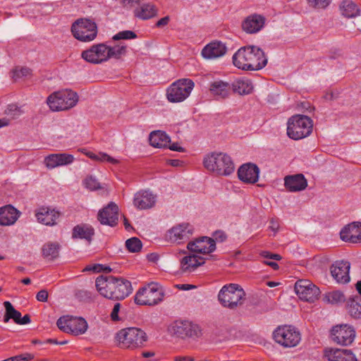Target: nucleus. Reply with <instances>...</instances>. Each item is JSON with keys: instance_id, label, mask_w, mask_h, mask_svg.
<instances>
[{"instance_id": "f257e3e1", "label": "nucleus", "mask_w": 361, "mask_h": 361, "mask_svg": "<svg viewBox=\"0 0 361 361\" xmlns=\"http://www.w3.org/2000/svg\"><path fill=\"white\" fill-rule=\"evenodd\" d=\"M95 286L100 295L114 300H123L132 292L131 283L128 280L113 276H98Z\"/></svg>"}, {"instance_id": "f03ea898", "label": "nucleus", "mask_w": 361, "mask_h": 361, "mask_svg": "<svg viewBox=\"0 0 361 361\" xmlns=\"http://www.w3.org/2000/svg\"><path fill=\"white\" fill-rule=\"evenodd\" d=\"M233 63L239 69L245 71H258L267 63L264 52L254 45L240 48L233 56Z\"/></svg>"}, {"instance_id": "7ed1b4c3", "label": "nucleus", "mask_w": 361, "mask_h": 361, "mask_svg": "<svg viewBox=\"0 0 361 361\" xmlns=\"http://www.w3.org/2000/svg\"><path fill=\"white\" fill-rule=\"evenodd\" d=\"M204 166L209 171L217 176H229L235 169L231 157L224 153H211L204 159Z\"/></svg>"}, {"instance_id": "20e7f679", "label": "nucleus", "mask_w": 361, "mask_h": 361, "mask_svg": "<svg viewBox=\"0 0 361 361\" xmlns=\"http://www.w3.org/2000/svg\"><path fill=\"white\" fill-rule=\"evenodd\" d=\"M78 100L75 92L65 89L51 93L47 99V104L52 111H61L74 107Z\"/></svg>"}, {"instance_id": "39448f33", "label": "nucleus", "mask_w": 361, "mask_h": 361, "mask_svg": "<svg viewBox=\"0 0 361 361\" xmlns=\"http://www.w3.org/2000/svg\"><path fill=\"white\" fill-rule=\"evenodd\" d=\"M218 299L224 307L235 310L243 305L245 293L239 285L230 283L222 287L219 293Z\"/></svg>"}, {"instance_id": "423d86ee", "label": "nucleus", "mask_w": 361, "mask_h": 361, "mask_svg": "<svg viewBox=\"0 0 361 361\" xmlns=\"http://www.w3.org/2000/svg\"><path fill=\"white\" fill-rule=\"evenodd\" d=\"M147 338L146 333L136 327L122 329L116 336L118 346L125 349H135L142 347Z\"/></svg>"}, {"instance_id": "0eeeda50", "label": "nucleus", "mask_w": 361, "mask_h": 361, "mask_svg": "<svg viewBox=\"0 0 361 361\" xmlns=\"http://www.w3.org/2000/svg\"><path fill=\"white\" fill-rule=\"evenodd\" d=\"M287 135L293 140H300L309 136L313 128L312 120L304 115L291 116L287 123Z\"/></svg>"}, {"instance_id": "6e6552de", "label": "nucleus", "mask_w": 361, "mask_h": 361, "mask_svg": "<svg viewBox=\"0 0 361 361\" xmlns=\"http://www.w3.org/2000/svg\"><path fill=\"white\" fill-rule=\"evenodd\" d=\"M164 296L162 288L152 283L139 289L135 295V302L139 305L154 306L163 300Z\"/></svg>"}, {"instance_id": "1a4fd4ad", "label": "nucleus", "mask_w": 361, "mask_h": 361, "mask_svg": "<svg viewBox=\"0 0 361 361\" xmlns=\"http://www.w3.org/2000/svg\"><path fill=\"white\" fill-rule=\"evenodd\" d=\"M71 32L75 39L81 42H91L97 35L95 22L88 18H79L71 26Z\"/></svg>"}, {"instance_id": "9d476101", "label": "nucleus", "mask_w": 361, "mask_h": 361, "mask_svg": "<svg viewBox=\"0 0 361 361\" xmlns=\"http://www.w3.org/2000/svg\"><path fill=\"white\" fill-rule=\"evenodd\" d=\"M274 341L284 348H293L299 344L301 340L300 331L290 325L277 327L273 332Z\"/></svg>"}, {"instance_id": "9b49d317", "label": "nucleus", "mask_w": 361, "mask_h": 361, "mask_svg": "<svg viewBox=\"0 0 361 361\" xmlns=\"http://www.w3.org/2000/svg\"><path fill=\"white\" fill-rule=\"evenodd\" d=\"M190 79H180L173 82L166 90V98L171 103L183 102L190 94L194 87Z\"/></svg>"}, {"instance_id": "f8f14e48", "label": "nucleus", "mask_w": 361, "mask_h": 361, "mask_svg": "<svg viewBox=\"0 0 361 361\" xmlns=\"http://www.w3.org/2000/svg\"><path fill=\"white\" fill-rule=\"evenodd\" d=\"M295 291L300 300L309 302H314L320 295L319 288L309 280L305 279L296 281Z\"/></svg>"}, {"instance_id": "ddd939ff", "label": "nucleus", "mask_w": 361, "mask_h": 361, "mask_svg": "<svg viewBox=\"0 0 361 361\" xmlns=\"http://www.w3.org/2000/svg\"><path fill=\"white\" fill-rule=\"evenodd\" d=\"M107 51V45L104 43H99L84 50L81 54V57L90 63L99 64L109 60Z\"/></svg>"}, {"instance_id": "4468645a", "label": "nucleus", "mask_w": 361, "mask_h": 361, "mask_svg": "<svg viewBox=\"0 0 361 361\" xmlns=\"http://www.w3.org/2000/svg\"><path fill=\"white\" fill-rule=\"evenodd\" d=\"M355 337L354 329L347 324H341L334 326L331 330L332 340L337 344L348 345L351 344Z\"/></svg>"}, {"instance_id": "2eb2a0df", "label": "nucleus", "mask_w": 361, "mask_h": 361, "mask_svg": "<svg viewBox=\"0 0 361 361\" xmlns=\"http://www.w3.org/2000/svg\"><path fill=\"white\" fill-rule=\"evenodd\" d=\"M172 330L175 335L183 338L198 337L201 335L199 326L188 321L175 322Z\"/></svg>"}, {"instance_id": "dca6fc26", "label": "nucleus", "mask_w": 361, "mask_h": 361, "mask_svg": "<svg viewBox=\"0 0 361 361\" xmlns=\"http://www.w3.org/2000/svg\"><path fill=\"white\" fill-rule=\"evenodd\" d=\"M97 219L103 225L115 226L118 221V206L114 202H111L107 206L99 210Z\"/></svg>"}, {"instance_id": "f3484780", "label": "nucleus", "mask_w": 361, "mask_h": 361, "mask_svg": "<svg viewBox=\"0 0 361 361\" xmlns=\"http://www.w3.org/2000/svg\"><path fill=\"white\" fill-rule=\"evenodd\" d=\"M187 247L192 252L209 254L215 250L216 243L213 238L203 236L189 242Z\"/></svg>"}, {"instance_id": "a211bd4d", "label": "nucleus", "mask_w": 361, "mask_h": 361, "mask_svg": "<svg viewBox=\"0 0 361 361\" xmlns=\"http://www.w3.org/2000/svg\"><path fill=\"white\" fill-rule=\"evenodd\" d=\"M157 196L149 190H141L134 195L133 204L138 209H148L153 207Z\"/></svg>"}, {"instance_id": "6ab92c4d", "label": "nucleus", "mask_w": 361, "mask_h": 361, "mask_svg": "<svg viewBox=\"0 0 361 361\" xmlns=\"http://www.w3.org/2000/svg\"><path fill=\"white\" fill-rule=\"evenodd\" d=\"M193 227L189 224L183 223L173 226L168 232V237L171 242L180 243L186 240L193 233Z\"/></svg>"}, {"instance_id": "aec40b11", "label": "nucleus", "mask_w": 361, "mask_h": 361, "mask_svg": "<svg viewBox=\"0 0 361 361\" xmlns=\"http://www.w3.org/2000/svg\"><path fill=\"white\" fill-rule=\"evenodd\" d=\"M342 240L350 243H361V223L353 222L344 226L340 232Z\"/></svg>"}, {"instance_id": "412c9836", "label": "nucleus", "mask_w": 361, "mask_h": 361, "mask_svg": "<svg viewBox=\"0 0 361 361\" xmlns=\"http://www.w3.org/2000/svg\"><path fill=\"white\" fill-rule=\"evenodd\" d=\"M350 263L348 262H336L331 267L332 277L339 283H347L350 281L349 270Z\"/></svg>"}, {"instance_id": "4be33fe9", "label": "nucleus", "mask_w": 361, "mask_h": 361, "mask_svg": "<svg viewBox=\"0 0 361 361\" xmlns=\"http://www.w3.org/2000/svg\"><path fill=\"white\" fill-rule=\"evenodd\" d=\"M259 169L254 164H243L238 171L239 179L245 183H255L259 178Z\"/></svg>"}, {"instance_id": "5701e85b", "label": "nucleus", "mask_w": 361, "mask_h": 361, "mask_svg": "<svg viewBox=\"0 0 361 361\" xmlns=\"http://www.w3.org/2000/svg\"><path fill=\"white\" fill-rule=\"evenodd\" d=\"M205 258L191 254L183 257L180 261V269L183 273L189 274L194 271L198 267L204 264Z\"/></svg>"}, {"instance_id": "b1692460", "label": "nucleus", "mask_w": 361, "mask_h": 361, "mask_svg": "<svg viewBox=\"0 0 361 361\" xmlns=\"http://www.w3.org/2000/svg\"><path fill=\"white\" fill-rule=\"evenodd\" d=\"M226 47L221 42L214 41L206 45L202 50V56L207 59H215L224 56Z\"/></svg>"}, {"instance_id": "393cba45", "label": "nucleus", "mask_w": 361, "mask_h": 361, "mask_svg": "<svg viewBox=\"0 0 361 361\" xmlns=\"http://www.w3.org/2000/svg\"><path fill=\"white\" fill-rule=\"evenodd\" d=\"M324 356L329 361H357V358L350 350L326 349Z\"/></svg>"}, {"instance_id": "a878e982", "label": "nucleus", "mask_w": 361, "mask_h": 361, "mask_svg": "<svg viewBox=\"0 0 361 361\" xmlns=\"http://www.w3.org/2000/svg\"><path fill=\"white\" fill-rule=\"evenodd\" d=\"M39 223L46 226H54L60 216V213L49 207L39 208L35 214Z\"/></svg>"}, {"instance_id": "bb28decb", "label": "nucleus", "mask_w": 361, "mask_h": 361, "mask_svg": "<svg viewBox=\"0 0 361 361\" xmlns=\"http://www.w3.org/2000/svg\"><path fill=\"white\" fill-rule=\"evenodd\" d=\"M74 160L73 155L66 153L51 154L44 159V164L49 169L71 164Z\"/></svg>"}, {"instance_id": "cd10ccee", "label": "nucleus", "mask_w": 361, "mask_h": 361, "mask_svg": "<svg viewBox=\"0 0 361 361\" xmlns=\"http://www.w3.org/2000/svg\"><path fill=\"white\" fill-rule=\"evenodd\" d=\"M157 8L152 3L140 2L133 10L134 16L141 20L152 18L157 15Z\"/></svg>"}, {"instance_id": "c85d7f7f", "label": "nucleus", "mask_w": 361, "mask_h": 361, "mask_svg": "<svg viewBox=\"0 0 361 361\" xmlns=\"http://www.w3.org/2000/svg\"><path fill=\"white\" fill-rule=\"evenodd\" d=\"M264 22L265 19L263 16L254 14L245 18L242 24V27L247 33H256L263 27Z\"/></svg>"}, {"instance_id": "c756f323", "label": "nucleus", "mask_w": 361, "mask_h": 361, "mask_svg": "<svg viewBox=\"0 0 361 361\" xmlns=\"http://www.w3.org/2000/svg\"><path fill=\"white\" fill-rule=\"evenodd\" d=\"M209 90L217 99H226L231 94V86L228 82L219 80L210 83Z\"/></svg>"}, {"instance_id": "7c9ffc66", "label": "nucleus", "mask_w": 361, "mask_h": 361, "mask_svg": "<svg viewBox=\"0 0 361 361\" xmlns=\"http://www.w3.org/2000/svg\"><path fill=\"white\" fill-rule=\"evenodd\" d=\"M20 212L11 204L0 207V225H13L18 219Z\"/></svg>"}, {"instance_id": "2f4dec72", "label": "nucleus", "mask_w": 361, "mask_h": 361, "mask_svg": "<svg viewBox=\"0 0 361 361\" xmlns=\"http://www.w3.org/2000/svg\"><path fill=\"white\" fill-rule=\"evenodd\" d=\"M285 186L290 192L305 190L307 186V182L302 174L287 176L285 178Z\"/></svg>"}, {"instance_id": "473e14b6", "label": "nucleus", "mask_w": 361, "mask_h": 361, "mask_svg": "<svg viewBox=\"0 0 361 361\" xmlns=\"http://www.w3.org/2000/svg\"><path fill=\"white\" fill-rule=\"evenodd\" d=\"M94 235V230L92 226L82 224H79L73 228L72 238L85 239L87 242L92 241V237Z\"/></svg>"}, {"instance_id": "72a5a7b5", "label": "nucleus", "mask_w": 361, "mask_h": 361, "mask_svg": "<svg viewBox=\"0 0 361 361\" xmlns=\"http://www.w3.org/2000/svg\"><path fill=\"white\" fill-rule=\"evenodd\" d=\"M231 86L233 92L234 93H238L240 95L249 94L253 90L252 82L250 80L245 78L235 80Z\"/></svg>"}, {"instance_id": "f704fd0d", "label": "nucleus", "mask_w": 361, "mask_h": 361, "mask_svg": "<svg viewBox=\"0 0 361 361\" xmlns=\"http://www.w3.org/2000/svg\"><path fill=\"white\" fill-rule=\"evenodd\" d=\"M149 141L152 146L157 148H162L168 147L170 138L166 133L161 130H157L149 134Z\"/></svg>"}, {"instance_id": "c9c22d12", "label": "nucleus", "mask_w": 361, "mask_h": 361, "mask_svg": "<svg viewBox=\"0 0 361 361\" xmlns=\"http://www.w3.org/2000/svg\"><path fill=\"white\" fill-rule=\"evenodd\" d=\"M68 324L69 334L75 336L85 334L88 327L87 322L82 317H71V320Z\"/></svg>"}, {"instance_id": "e433bc0d", "label": "nucleus", "mask_w": 361, "mask_h": 361, "mask_svg": "<svg viewBox=\"0 0 361 361\" xmlns=\"http://www.w3.org/2000/svg\"><path fill=\"white\" fill-rule=\"evenodd\" d=\"M59 243L48 242L43 245L42 252L44 258L49 260H54L59 257Z\"/></svg>"}, {"instance_id": "4c0bfd02", "label": "nucleus", "mask_w": 361, "mask_h": 361, "mask_svg": "<svg viewBox=\"0 0 361 361\" xmlns=\"http://www.w3.org/2000/svg\"><path fill=\"white\" fill-rule=\"evenodd\" d=\"M340 9L342 15L346 18H355L360 13L357 6L351 0H343L340 6Z\"/></svg>"}, {"instance_id": "58836bf2", "label": "nucleus", "mask_w": 361, "mask_h": 361, "mask_svg": "<svg viewBox=\"0 0 361 361\" xmlns=\"http://www.w3.org/2000/svg\"><path fill=\"white\" fill-rule=\"evenodd\" d=\"M348 312L355 319H361V298L356 297L348 302Z\"/></svg>"}, {"instance_id": "ea45409f", "label": "nucleus", "mask_w": 361, "mask_h": 361, "mask_svg": "<svg viewBox=\"0 0 361 361\" xmlns=\"http://www.w3.org/2000/svg\"><path fill=\"white\" fill-rule=\"evenodd\" d=\"M107 50L109 59L111 58L119 59L121 56L126 55L127 47L124 43L121 42L114 46H107Z\"/></svg>"}, {"instance_id": "a19ab883", "label": "nucleus", "mask_w": 361, "mask_h": 361, "mask_svg": "<svg viewBox=\"0 0 361 361\" xmlns=\"http://www.w3.org/2000/svg\"><path fill=\"white\" fill-rule=\"evenodd\" d=\"M4 305L6 309L4 322H8L9 319H12L17 324V321L20 319L21 313L15 310L12 304L8 301L4 302Z\"/></svg>"}, {"instance_id": "79ce46f5", "label": "nucleus", "mask_w": 361, "mask_h": 361, "mask_svg": "<svg viewBox=\"0 0 361 361\" xmlns=\"http://www.w3.org/2000/svg\"><path fill=\"white\" fill-rule=\"evenodd\" d=\"M86 155L93 160L100 161H107L113 164H117L119 163V161L110 157L109 154L103 152H100L97 154L88 152L86 153Z\"/></svg>"}, {"instance_id": "37998d69", "label": "nucleus", "mask_w": 361, "mask_h": 361, "mask_svg": "<svg viewBox=\"0 0 361 361\" xmlns=\"http://www.w3.org/2000/svg\"><path fill=\"white\" fill-rule=\"evenodd\" d=\"M32 75V70L27 67H16L12 71V78L14 80L26 78Z\"/></svg>"}, {"instance_id": "c03bdc74", "label": "nucleus", "mask_w": 361, "mask_h": 361, "mask_svg": "<svg viewBox=\"0 0 361 361\" xmlns=\"http://www.w3.org/2000/svg\"><path fill=\"white\" fill-rule=\"evenodd\" d=\"M126 247L130 252H138L142 249V243L139 238L133 237L126 241Z\"/></svg>"}, {"instance_id": "a18cd8bd", "label": "nucleus", "mask_w": 361, "mask_h": 361, "mask_svg": "<svg viewBox=\"0 0 361 361\" xmlns=\"http://www.w3.org/2000/svg\"><path fill=\"white\" fill-rule=\"evenodd\" d=\"M326 301L331 304H337L345 300L344 295L338 290L332 291L326 295Z\"/></svg>"}, {"instance_id": "49530a36", "label": "nucleus", "mask_w": 361, "mask_h": 361, "mask_svg": "<svg viewBox=\"0 0 361 361\" xmlns=\"http://www.w3.org/2000/svg\"><path fill=\"white\" fill-rule=\"evenodd\" d=\"M137 37V35L131 30H123L118 32L115 35L113 36L112 39L114 40H121V39H135Z\"/></svg>"}, {"instance_id": "de8ad7c7", "label": "nucleus", "mask_w": 361, "mask_h": 361, "mask_svg": "<svg viewBox=\"0 0 361 361\" xmlns=\"http://www.w3.org/2000/svg\"><path fill=\"white\" fill-rule=\"evenodd\" d=\"M71 320V317L63 316L60 317L57 322L56 325L59 329L66 333H69V322Z\"/></svg>"}, {"instance_id": "09e8293b", "label": "nucleus", "mask_w": 361, "mask_h": 361, "mask_svg": "<svg viewBox=\"0 0 361 361\" xmlns=\"http://www.w3.org/2000/svg\"><path fill=\"white\" fill-rule=\"evenodd\" d=\"M309 6L312 8L321 9L325 8L331 3V0H307Z\"/></svg>"}, {"instance_id": "8fccbe9b", "label": "nucleus", "mask_w": 361, "mask_h": 361, "mask_svg": "<svg viewBox=\"0 0 361 361\" xmlns=\"http://www.w3.org/2000/svg\"><path fill=\"white\" fill-rule=\"evenodd\" d=\"M83 183L85 186L90 190H97L101 188L99 183L92 176L87 177L84 180Z\"/></svg>"}, {"instance_id": "3c124183", "label": "nucleus", "mask_w": 361, "mask_h": 361, "mask_svg": "<svg viewBox=\"0 0 361 361\" xmlns=\"http://www.w3.org/2000/svg\"><path fill=\"white\" fill-rule=\"evenodd\" d=\"M85 270L92 271L94 272H105L109 273L111 271V269L109 266L102 265V264H94L92 266H88L85 268Z\"/></svg>"}, {"instance_id": "603ef678", "label": "nucleus", "mask_w": 361, "mask_h": 361, "mask_svg": "<svg viewBox=\"0 0 361 361\" xmlns=\"http://www.w3.org/2000/svg\"><path fill=\"white\" fill-rule=\"evenodd\" d=\"M120 309L121 304L119 302L116 303L110 314L112 321L116 322L119 320L118 312L120 311Z\"/></svg>"}, {"instance_id": "864d4df0", "label": "nucleus", "mask_w": 361, "mask_h": 361, "mask_svg": "<svg viewBox=\"0 0 361 361\" xmlns=\"http://www.w3.org/2000/svg\"><path fill=\"white\" fill-rule=\"evenodd\" d=\"M141 2V0H122L123 6L127 8H135V7Z\"/></svg>"}, {"instance_id": "5fc2aeb1", "label": "nucleus", "mask_w": 361, "mask_h": 361, "mask_svg": "<svg viewBox=\"0 0 361 361\" xmlns=\"http://www.w3.org/2000/svg\"><path fill=\"white\" fill-rule=\"evenodd\" d=\"M48 292L43 289L39 290L36 295V298L39 302H47L48 299Z\"/></svg>"}, {"instance_id": "6e6d98bb", "label": "nucleus", "mask_w": 361, "mask_h": 361, "mask_svg": "<svg viewBox=\"0 0 361 361\" xmlns=\"http://www.w3.org/2000/svg\"><path fill=\"white\" fill-rule=\"evenodd\" d=\"M270 226H269V229H271L272 231H274V233L275 234L279 228V221L277 219H270Z\"/></svg>"}, {"instance_id": "4d7b16f0", "label": "nucleus", "mask_w": 361, "mask_h": 361, "mask_svg": "<svg viewBox=\"0 0 361 361\" xmlns=\"http://www.w3.org/2000/svg\"><path fill=\"white\" fill-rule=\"evenodd\" d=\"M169 20H170L169 16H165V17L159 19L156 23V26L157 27H162L166 25L169 23Z\"/></svg>"}, {"instance_id": "13d9d810", "label": "nucleus", "mask_w": 361, "mask_h": 361, "mask_svg": "<svg viewBox=\"0 0 361 361\" xmlns=\"http://www.w3.org/2000/svg\"><path fill=\"white\" fill-rule=\"evenodd\" d=\"M214 238L216 240H219V241L222 242L226 238V235L224 232L218 231L214 233Z\"/></svg>"}, {"instance_id": "bf43d9fd", "label": "nucleus", "mask_w": 361, "mask_h": 361, "mask_svg": "<svg viewBox=\"0 0 361 361\" xmlns=\"http://www.w3.org/2000/svg\"><path fill=\"white\" fill-rule=\"evenodd\" d=\"M167 147H169L171 150H173V151L184 152V149L182 147H180L177 142H173L172 144H170V142H169Z\"/></svg>"}, {"instance_id": "052dcab7", "label": "nucleus", "mask_w": 361, "mask_h": 361, "mask_svg": "<svg viewBox=\"0 0 361 361\" xmlns=\"http://www.w3.org/2000/svg\"><path fill=\"white\" fill-rule=\"evenodd\" d=\"M177 288L182 290H190L196 288V286L191 284H178L176 285Z\"/></svg>"}, {"instance_id": "680f3d73", "label": "nucleus", "mask_w": 361, "mask_h": 361, "mask_svg": "<svg viewBox=\"0 0 361 361\" xmlns=\"http://www.w3.org/2000/svg\"><path fill=\"white\" fill-rule=\"evenodd\" d=\"M30 322V317L29 314H25L23 317H20V319L17 321L18 324H27Z\"/></svg>"}, {"instance_id": "e2e57ef3", "label": "nucleus", "mask_w": 361, "mask_h": 361, "mask_svg": "<svg viewBox=\"0 0 361 361\" xmlns=\"http://www.w3.org/2000/svg\"><path fill=\"white\" fill-rule=\"evenodd\" d=\"M174 361H194V359L190 356H177L175 357Z\"/></svg>"}, {"instance_id": "0e129e2a", "label": "nucleus", "mask_w": 361, "mask_h": 361, "mask_svg": "<svg viewBox=\"0 0 361 361\" xmlns=\"http://www.w3.org/2000/svg\"><path fill=\"white\" fill-rule=\"evenodd\" d=\"M169 163L173 166H178L180 165L181 161L178 159H170L169 160Z\"/></svg>"}, {"instance_id": "69168bd1", "label": "nucleus", "mask_w": 361, "mask_h": 361, "mask_svg": "<svg viewBox=\"0 0 361 361\" xmlns=\"http://www.w3.org/2000/svg\"><path fill=\"white\" fill-rule=\"evenodd\" d=\"M266 264L269 265L271 268H273L274 270H276L279 269V265L276 262H266Z\"/></svg>"}, {"instance_id": "338daca9", "label": "nucleus", "mask_w": 361, "mask_h": 361, "mask_svg": "<svg viewBox=\"0 0 361 361\" xmlns=\"http://www.w3.org/2000/svg\"><path fill=\"white\" fill-rule=\"evenodd\" d=\"M142 355L143 357L148 358V357H153L154 355V353L151 352V351L143 352L142 353Z\"/></svg>"}, {"instance_id": "774afa93", "label": "nucleus", "mask_w": 361, "mask_h": 361, "mask_svg": "<svg viewBox=\"0 0 361 361\" xmlns=\"http://www.w3.org/2000/svg\"><path fill=\"white\" fill-rule=\"evenodd\" d=\"M124 226L126 230H130V228H132L130 223L128 222V219L126 217H124Z\"/></svg>"}]
</instances>
